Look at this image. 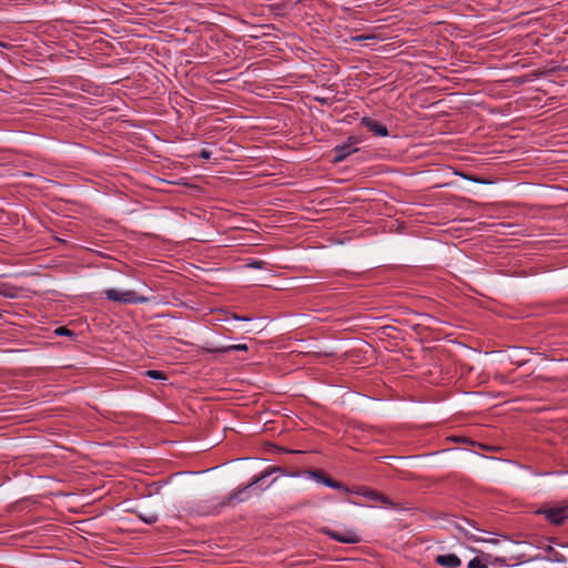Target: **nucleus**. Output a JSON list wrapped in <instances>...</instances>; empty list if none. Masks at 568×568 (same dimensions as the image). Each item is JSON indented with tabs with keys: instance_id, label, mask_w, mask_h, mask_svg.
<instances>
[{
	"instance_id": "obj_1",
	"label": "nucleus",
	"mask_w": 568,
	"mask_h": 568,
	"mask_svg": "<svg viewBox=\"0 0 568 568\" xmlns=\"http://www.w3.org/2000/svg\"><path fill=\"white\" fill-rule=\"evenodd\" d=\"M103 295L109 301L123 304H142L149 301L148 297L140 296L131 290L108 288L103 292Z\"/></svg>"
},
{
	"instance_id": "obj_2",
	"label": "nucleus",
	"mask_w": 568,
	"mask_h": 568,
	"mask_svg": "<svg viewBox=\"0 0 568 568\" xmlns=\"http://www.w3.org/2000/svg\"><path fill=\"white\" fill-rule=\"evenodd\" d=\"M473 552H476L477 556L469 560L467 568H488L489 566L503 567L507 566L505 557L493 556L491 554H487L484 551H479L477 549L471 548Z\"/></svg>"
},
{
	"instance_id": "obj_3",
	"label": "nucleus",
	"mask_w": 568,
	"mask_h": 568,
	"mask_svg": "<svg viewBox=\"0 0 568 568\" xmlns=\"http://www.w3.org/2000/svg\"><path fill=\"white\" fill-rule=\"evenodd\" d=\"M537 513L542 514L549 523L560 525L568 519V504L565 501L560 505L544 506Z\"/></svg>"
},
{
	"instance_id": "obj_4",
	"label": "nucleus",
	"mask_w": 568,
	"mask_h": 568,
	"mask_svg": "<svg viewBox=\"0 0 568 568\" xmlns=\"http://www.w3.org/2000/svg\"><path fill=\"white\" fill-rule=\"evenodd\" d=\"M322 532L342 544H358L362 540L361 536L351 529L337 531L325 527L322 529Z\"/></svg>"
},
{
	"instance_id": "obj_5",
	"label": "nucleus",
	"mask_w": 568,
	"mask_h": 568,
	"mask_svg": "<svg viewBox=\"0 0 568 568\" xmlns=\"http://www.w3.org/2000/svg\"><path fill=\"white\" fill-rule=\"evenodd\" d=\"M356 151H357V149L354 146V142L342 144V145H336L333 150V154H334L333 162L339 163V162L344 161L348 155H351L352 153H354Z\"/></svg>"
},
{
	"instance_id": "obj_6",
	"label": "nucleus",
	"mask_w": 568,
	"mask_h": 568,
	"mask_svg": "<svg viewBox=\"0 0 568 568\" xmlns=\"http://www.w3.org/2000/svg\"><path fill=\"white\" fill-rule=\"evenodd\" d=\"M455 528L460 532L463 534V536L469 540H473L475 542H488V544H491V545H497L499 544V540L496 539V538H489V539H485V538H481V537H478L476 536L475 534H473L471 531H469L462 523H455Z\"/></svg>"
},
{
	"instance_id": "obj_7",
	"label": "nucleus",
	"mask_w": 568,
	"mask_h": 568,
	"mask_svg": "<svg viewBox=\"0 0 568 568\" xmlns=\"http://www.w3.org/2000/svg\"><path fill=\"white\" fill-rule=\"evenodd\" d=\"M277 470H280V468L277 467H273L271 469H267L265 471H263L260 476H257L252 483H250L246 487H244L243 489H240L239 491H236L232 498L234 499H237L240 501H243L245 499V497H243V495L245 494L246 489L256 485L257 483H260L261 480H263L264 478L268 477L271 474L273 473H276Z\"/></svg>"
},
{
	"instance_id": "obj_8",
	"label": "nucleus",
	"mask_w": 568,
	"mask_h": 568,
	"mask_svg": "<svg viewBox=\"0 0 568 568\" xmlns=\"http://www.w3.org/2000/svg\"><path fill=\"white\" fill-rule=\"evenodd\" d=\"M435 562L446 568H457L462 565V560L454 554L438 555Z\"/></svg>"
},
{
	"instance_id": "obj_9",
	"label": "nucleus",
	"mask_w": 568,
	"mask_h": 568,
	"mask_svg": "<svg viewBox=\"0 0 568 568\" xmlns=\"http://www.w3.org/2000/svg\"><path fill=\"white\" fill-rule=\"evenodd\" d=\"M311 478H313L314 480H316L317 483H321L329 488H334V489H341L345 493H348L349 489L347 487H345L344 485H342L341 483L338 481H335L331 478H326L324 477L323 475H321L320 473H316V471H312L310 474Z\"/></svg>"
},
{
	"instance_id": "obj_10",
	"label": "nucleus",
	"mask_w": 568,
	"mask_h": 568,
	"mask_svg": "<svg viewBox=\"0 0 568 568\" xmlns=\"http://www.w3.org/2000/svg\"><path fill=\"white\" fill-rule=\"evenodd\" d=\"M362 123L365 128H367L371 132L378 136H386L388 134L387 128L374 119L363 118Z\"/></svg>"
},
{
	"instance_id": "obj_11",
	"label": "nucleus",
	"mask_w": 568,
	"mask_h": 568,
	"mask_svg": "<svg viewBox=\"0 0 568 568\" xmlns=\"http://www.w3.org/2000/svg\"><path fill=\"white\" fill-rule=\"evenodd\" d=\"M361 495H363L365 498L374 501L375 504L377 505H381V506H388L390 505L389 500L381 495L379 493L375 491V490H363L361 493Z\"/></svg>"
},
{
	"instance_id": "obj_12",
	"label": "nucleus",
	"mask_w": 568,
	"mask_h": 568,
	"mask_svg": "<svg viewBox=\"0 0 568 568\" xmlns=\"http://www.w3.org/2000/svg\"><path fill=\"white\" fill-rule=\"evenodd\" d=\"M247 349H248V347L246 344H232V345L216 347L213 351L220 352V353H227L231 351H247Z\"/></svg>"
},
{
	"instance_id": "obj_13",
	"label": "nucleus",
	"mask_w": 568,
	"mask_h": 568,
	"mask_svg": "<svg viewBox=\"0 0 568 568\" xmlns=\"http://www.w3.org/2000/svg\"><path fill=\"white\" fill-rule=\"evenodd\" d=\"M138 517L145 524L152 525L158 521L159 515L154 511L143 513L139 511Z\"/></svg>"
},
{
	"instance_id": "obj_14",
	"label": "nucleus",
	"mask_w": 568,
	"mask_h": 568,
	"mask_svg": "<svg viewBox=\"0 0 568 568\" xmlns=\"http://www.w3.org/2000/svg\"><path fill=\"white\" fill-rule=\"evenodd\" d=\"M150 377L152 378H156V379H160V378H164L163 377V374L159 371H148L146 373Z\"/></svg>"
},
{
	"instance_id": "obj_15",
	"label": "nucleus",
	"mask_w": 568,
	"mask_h": 568,
	"mask_svg": "<svg viewBox=\"0 0 568 568\" xmlns=\"http://www.w3.org/2000/svg\"><path fill=\"white\" fill-rule=\"evenodd\" d=\"M55 333H57L58 335H72V332H71V331H69V329H68V328H65V327H59V328H57V329H55Z\"/></svg>"
},
{
	"instance_id": "obj_16",
	"label": "nucleus",
	"mask_w": 568,
	"mask_h": 568,
	"mask_svg": "<svg viewBox=\"0 0 568 568\" xmlns=\"http://www.w3.org/2000/svg\"><path fill=\"white\" fill-rule=\"evenodd\" d=\"M463 523L467 524L468 526H471L477 531H484L483 529L475 526V524L468 519H463Z\"/></svg>"
},
{
	"instance_id": "obj_17",
	"label": "nucleus",
	"mask_w": 568,
	"mask_h": 568,
	"mask_svg": "<svg viewBox=\"0 0 568 568\" xmlns=\"http://www.w3.org/2000/svg\"><path fill=\"white\" fill-rule=\"evenodd\" d=\"M372 37H368V36H356V37H353L352 40L353 41H363V40H366V39H371Z\"/></svg>"
},
{
	"instance_id": "obj_18",
	"label": "nucleus",
	"mask_w": 568,
	"mask_h": 568,
	"mask_svg": "<svg viewBox=\"0 0 568 568\" xmlns=\"http://www.w3.org/2000/svg\"><path fill=\"white\" fill-rule=\"evenodd\" d=\"M201 156H202L203 159H209V158H210V152H209V151H206V150H202V151H201Z\"/></svg>"
},
{
	"instance_id": "obj_19",
	"label": "nucleus",
	"mask_w": 568,
	"mask_h": 568,
	"mask_svg": "<svg viewBox=\"0 0 568 568\" xmlns=\"http://www.w3.org/2000/svg\"><path fill=\"white\" fill-rule=\"evenodd\" d=\"M234 318L237 321H250L251 320L248 317H241V316H236V315L234 316Z\"/></svg>"
}]
</instances>
